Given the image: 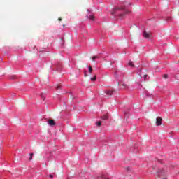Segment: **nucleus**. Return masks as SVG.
<instances>
[{"instance_id":"9","label":"nucleus","mask_w":179,"mask_h":179,"mask_svg":"<svg viewBox=\"0 0 179 179\" xmlns=\"http://www.w3.org/2000/svg\"><path fill=\"white\" fill-rule=\"evenodd\" d=\"M101 118H102L103 120H108V115H103L101 117Z\"/></svg>"},{"instance_id":"5","label":"nucleus","mask_w":179,"mask_h":179,"mask_svg":"<svg viewBox=\"0 0 179 179\" xmlns=\"http://www.w3.org/2000/svg\"><path fill=\"white\" fill-rule=\"evenodd\" d=\"M48 124L50 127H54L55 125V121H54V120H48Z\"/></svg>"},{"instance_id":"18","label":"nucleus","mask_w":179,"mask_h":179,"mask_svg":"<svg viewBox=\"0 0 179 179\" xmlns=\"http://www.w3.org/2000/svg\"><path fill=\"white\" fill-rule=\"evenodd\" d=\"M34 155V154H33V153L29 154V155H30L31 157H33V155Z\"/></svg>"},{"instance_id":"17","label":"nucleus","mask_w":179,"mask_h":179,"mask_svg":"<svg viewBox=\"0 0 179 179\" xmlns=\"http://www.w3.org/2000/svg\"><path fill=\"white\" fill-rule=\"evenodd\" d=\"M49 177H50V178H52V179L54 178V176H52V175H50Z\"/></svg>"},{"instance_id":"1","label":"nucleus","mask_w":179,"mask_h":179,"mask_svg":"<svg viewBox=\"0 0 179 179\" xmlns=\"http://www.w3.org/2000/svg\"><path fill=\"white\" fill-rule=\"evenodd\" d=\"M111 13L112 15H117V16H120V17H124V16L129 15L131 11L127 9L125 6H121L114 8Z\"/></svg>"},{"instance_id":"21","label":"nucleus","mask_w":179,"mask_h":179,"mask_svg":"<svg viewBox=\"0 0 179 179\" xmlns=\"http://www.w3.org/2000/svg\"><path fill=\"white\" fill-rule=\"evenodd\" d=\"M58 20L59 22H61V20H62V18H59Z\"/></svg>"},{"instance_id":"6","label":"nucleus","mask_w":179,"mask_h":179,"mask_svg":"<svg viewBox=\"0 0 179 179\" xmlns=\"http://www.w3.org/2000/svg\"><path fill=\"white\" fill-rule=\"evenodd\" d=\"M121 86L122 87V89H128V87H129V85H128L125 83H122Z\"/></svg>"},{"instance_id":"16","label":"nucleus","mask_w":179,"mask_h":179,"mask_svg":"<svg viewBox=\"0 0 179 179\" xmlns=\"http://www.w3.org/2000/svg\"><path fill=\"white\" fill-rule=\"evenodd\" d=\"M56 88H57V89H61V86H60V85H57V86H56Z\"/></svg>"},{"instance_id":"14","label":"nucleus","mask_w":179,"mask_h":179,"mask_svg":"<svg viewBox=\"0 0 179 179\" xmlns=\"http://www.w3.org/2000/svg\"><path fill=\"white\" fill-rule=\"evenodd\" d=\"M96 125H97L98 127H100V126L101 125V122H96Z\"/></svg>"},{"instance_id":"2","label":"nucleus","mask_w":179,"mask_h":179,"mask_svg":"<svg viewBox=\"0 0 179 179\" xmlns=\"http://www.w3.org/2000/svg\"><path fill=\"white\" fill-rule=\"evenodd\" d=\"M143 37H144V38H150L152 37V33L144 31L143 32Z\"/></svg>"},{"instance_id":"10","label":"nucleus","mask_w":179,"mask_h":179,"mask_svg":"<svg viewBox=\"0 0 179 179\" xmlns=\"http://www.w3.org/2000/svg\"><path fill=\"white\" fill-rule=\"evenodd\" d=\"M129 66H132V67L135 66L134 65V62H132V61H129Z\"/></svg>"},{"instance_id":"7","label":"nucleus","mask_w":179,"mask_h":179,"mask_svg":"<svg viewBox=\"0 0 179 179\" xmlns=\"http://www.w3.org/2000/svg\"><path fill=\"white\" fill-rule=\"evenodd\" d=\"M96 80H97V76L96 75H94V77L91 78V80H92L93 82H94Z\"/></svg>"},{"instance_id":"20","label":"nucleus","mask_w":179,"mask_h":179,"mask_svg":"<svg viewBox=\"0 0 179 179\" xmlns=\"http://www.w3.org/2000/svg\"><path fill=\"white\" fill-rule=\"evenodd\" d=\"M29 160H33V157H30Z\"/></svg>"},{"instance_id":"23","label":"nucleus","mask_w":179,"mask_h":179,"mask_svg":"<svg viewBox=\"0 0 179 179\" xmlns=\"http://www.w3.org/2000/svg\"><path fill=\"white\" fill-rule=\"evenodd\" d=\"M140 78H142V76H140Z\"/></svg>"},{"instance_id":"22","label":"nucleus","mask_w":179,"mask_h":179,"mask_svg":"<svg viewBox=\"0 0 179 179\" xmlns=\"http://www.w3.org/2000/svg\"><path fill=\"white\" fill-rule=\"evenodd\" d=\"M85 76H87V74L85 73Z\"/></svg>"},{"instance_id":"12","label":"nucleus","mask_w":179,"mask_h":179,"mask_svg":"<svg viewBox=\"0 0 179 179\" xmlns=\"http://www.w3.org/2000/svg\"><path fill=\"white\" fill-rule=\"evenodd\" d=\"M97 58H99L98 56H94V57H92V61H96V59H97Z\"/></svg>"},{"instance_id":"8","label":"nucleus","mask_w":179,"mask_h":179,"mask_svg":"<svg viewBox=\"0 0 179 179\" xmlns=\"http://www.w3.org/2000/svg\"><path fill=\"white\" fill-rule=\"evenodd\" d=\"M88 69H89L90 73H92V72H93V67H92V66H89Z\"/></svg>"},{"instance_id":"4","label":"nucleus","mask_w":179,"mask_h":179,"mask_svg":"<svg viewBox=\"0 0 179 179\" xmlns=\"http://www.w3.org/2000/svg\"><path fill=\"white\" fill-rule=\"evenodd\" d=\"M162 121H163V119H162V117H157V119H156V125H157V127H160V125H162Z\"/></svg>"},{"instance_id":"13","label":"nucleus","mask_w":179,"mask_h":179,"mask_svg":"<svg viewBox=\"0 0 179 179\" xmlns=\"http://www.w3.org/2000/svg\"><path fill=\"white\" fill-rule=\"evenodd\" d=\"M163 78H164V79H167V78H169V75L164 74V75L163 76Z\"/></svg>"},{"instance_id":"3","label":"nucleus","mask_w":179,"mask_h":179,"mask_svg":"<svg viewBox=\"0 0 179 179\" xmlns=\"http://www.w3.org/2000/svg\"><path fill=\"white\" fill-rule=\"evenodd\" d=\"M115 92V90H105L104 93L107 96H113V94Z\"/></svg>"},{"instance_id":"15","label":"nucleus","mask_w":179,"mask_h":179,"mask_svg":"<svg viewBox=\"0 0 179 179\" xmlns=\"http://www.w3.org/2000/svg\"><path fill=\"white\" fill-rule=\"evenodd\" d=\"M143 78H144L145 80H146V78H148V75H144Z\"/></svg>"},{"instance_id":"11","label":"nucleus","mask_w":179,"mask_h":179,"mask_svg":"<svg viewBox=\"0 0 179 179\" xmlns=\"http://www.w3.org/2000/svg\"><path fill=\"white\" fill-rule=\"evenodd\" d=\"M88 18H90V20H94V16H93V15H90V16L88 17Z\"/></svg>"},{"instance_id":"19","label":"nucleus","mask_w":179,"mask_h":179,"mask_svg":"<svg viewBox=\"0 0 179 179\" xmlns=\"http://www.w3.org/2000/svg\"><path fill=\"white\" fill-rule=\"evenodd\" d=\"M167 20H168V22L171 20V17H168Z\"/></svg>"}]
</instances>
